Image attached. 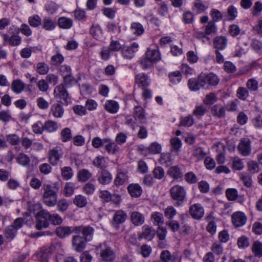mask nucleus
<instances>
[{
    "instance_id": "obj_1",
    "label": "nucleus",
    "mask_w": 262,
    "mask_h": 262,
    "mask_svg": "<svg viewBox=\"0 0 262 262\" xmlns=\"http://www.w3.org/2000/svg\"><path fill=\"white\" fill-rule=\"evenodd\" d=\"M43 193L42 195L43 203L48 207H53L57 202L58 188L49 184H44L42 186Z\"/></svg>"
},
{
    "instance_id": "obj_2",
    "label": "nucleus",
    "mask_w": 262,
    "mask_h": 262,
    "mask_svg": "<svg viewBox=\"0 0 262 262\" xmlns=\"http://www.w3.org/2000/svg\"><path fill=\"white\" fill-rule=\"evenodd\" d=\"M171 199L175 201L173 204L176 207H180L184 204L186 198V192L185 188L179 185L172 186L170 189Z\"/></svg>"
},
{
    "instance_id": "obj_3",
    "label": "nucleus",
    "mask_w": 262,
    "mask_h": 262,
    "mask_svg": "<svg viewBox=\"0 0 262 262\" xmlns=\"http://www.w3.org/2000/svg\"><path fill=\"white\" fill-rule=\"evenodd\" d=\"M51 214L50 213L45 210H40L36 214L37 223L36 224V228L37 230H41L42 228H45L49 225V221H50V217Z\"/></svg>"
},
{
    "instance_id": "obj_4",
    "label": "nucleus",
    "mask_w": 262,
    "mask_h": 262,
    "mask_svg": "<svg viewBox=\"0 0 262 262\" xmlns=\"http://www.w3.org/2000/svg\"><path fill=\"white\" fill-rule=\"evenodd\" d=\"M63 155L62 148L56 146L50 149L48 152V159L52 165H56Z\"/></svg>"
},
{
    "instance_id": "obj_5",
    "label": "nucleus",
    "mask_w": 262,
    "mask_h": 262,
    "mask_svg": "<svg viewBox=\"0 0 262 262\" xmlns=\"http://www.w3.org/2000/svg\"><path fill=\"white\" fill-rule=\"evenodd\" d=\"M94 231V229L89 225L75 226V233L79 234L81 233L82 235L81 237L88 242L92 240Z\"/></svg>"
},
{
    "instance_id": "obj_6",
    "label": "nucleus",
    "mask_w": 262,
    "mask_h": 262,
    "mask_svg": "<svg viewBox=\"0 0 262 262\" xmlns=\"http://www.w3.org/2000/svg\"><path fill=\"white\" fill-rule=\"evenodd\" d=\"M101 251L100 256L101 259L105 262H113L116 258L115 251L110 246L107 245H101Z\"/></svg>"
},
{
    "instance_id": "obj_7",
    "label": "nucleus",
    "mask_w": 262,
    "mask_h": 262,
    "mask_svg": "<svg viewBox=\"0 0 262 262\" xmlns=\"http://www.w3.org/2000/svg\"><path fill=\"white\" fill-rule=\"evenodd\" d=\"M189 213L192 219L199 221L204 215V208L201 204H193L190 205L189 208Z\"/></svg>"
},
{
    "instance_id": "obj_8",
    "label": "nucleus",
    "mask_w": 262,
    "mask_h": 262,
    "mask_svg": "<svg viewBox=\"0 0 262 262\" xmlns=\"http://www.w3.org/2000/svg\"><path fill=\"white\" fill-rule=\"evenodd\" d=\"M239 153L243 156L247 157L250 155L252 150L251 141L248 138H243L240 140L237 146Z\"/></svg>"
},
{
    "instance_id": "obj_9",
    "label": "nucleus",
    "mask_w": 262,
    "mask_h": 262,
    "mask_svg": "<svg viewBox=\"0 0 262 262\" xmlns=\"http://www.w3.org/2000/svg\"><path fill=\"white\" fill-rule=\"evenodd\" d=\"M54 95L55 98L58 100L59 102H62L63 101L65 103H68V94L63 84H60L55 88Z\"/></svg>"
},
{
    "instance_id": "obj_10",
    "label": "nucleus",
    "mask_w": 262,
    "mask_h": 262,
    "mask_svg": "<svg viewBox=\"0 0 262 262\" xmlns=\"http://www.w3.org/2000/svg\"><path fill=\"white\" fill-rule=\"evenodd\" d=\"M127 216L126 213L122 210L116 211L112 221V224L113 226L116 229H118L119 225L125 222L127 219Z\"/></svg>"
},
{
    "instance_id": "obj_11",
    "label": "nucleus",
    "mask_w": 262,
    "mask_h": 262,
    "mask_svg": "<svg viewBox=\"0 0 262 262\" xmlns=\"http://www.w3.org/2000/svg\"><path fill=\"white\" fill-rule=\"evenodd\" d=\"M233 224L237 227H242L247 222V216L244 213L237 211L233 213L231 216Z\"/></svg>"
},
{
    "instance_id": "obj_12",
    "label": "nucleus",
    "mask_w": 262,
    "mask_h": 262,
    "mask_svg": "<svg viewBox=\"0 0 262 262\" xmlns=\"http://www.w3.org/2000/svg\"><path fill=\"white\" fill-rule=\"evenodd\" d=\"M86 242L88 241L79 235L73 236L72 239V246L78 252H81L85 248Z\"/></svg>"
},
{
    "instance_id": "obj_13",
    "label": "nucleus",
    "mask_w": 262,
    "mask_h": 262,
    "mask_svg": "<svg viewBox=\"0 0 262 262\" xmlns=\"http://www.w3.org/2000/svg\"><path fill=\"white\" fill-rule=\"evenodd\" d=\"M139 45L136 42L133 43L130 46L123 47L121 49V53L124 58L130 59L134 56L135 53L138 50Z\"/></svg>"
},
{
    "instance_id": "obj_14",
    "label": "nucleus",
    "mask_w": 262,
    "mask_h": 262,
    "mask_svg": "<svg viewBox=\"0 0 262 262\" xmlns=\"http://www.w3.org/2000/svg\"><path fill=\"white\" fill-rule=\"evenodd\" d=\"M228 39L224 36H216L213 40V47L215 50H223L227 46Z\"/></svg>"
},
{
    "instance_id": "obj_15",
    "label": "nucleus",
    "mask_w": 262,
    "mask_h": 262,
    "mask_svg": "<svg viewBox=\"0 0 262 262\" xmlns=\"http://www.w3.org/2000/svg\"><path fill=\"white\" fill-rule=\"evenodd\" d=\"M130 220L132 224L135 226L142 225L145 222V216L141 213L134 211L130 214Z\"/></svg>"
},
{
    "instance_id": "obj_16",
    "label": "nucleus",
    "mask_w": 262,
    "mask_h": 262,
    "mask_svg": "<svg viewBox=\"0 0 262 262\" xmlns=\"http://www.w3.org/2000/svg\"><path fill=\"white\" fill-rule=\"evenodd\" d=\"M75 226H60L56 228L55 233L60 238H65L72 233H75Z\"/></svg>"
},
{
    "instance_id": "obj_17",
    "label": "nucleus",
    "mask_w": 262,
    "mask_h": 262,
    "mask_svg": "<svg viewBox=\"0 0 262 262\" xmlns=\"http://www.w3.org/2000/svg\"><path fill=\"white\" fill-rule=\"evenodd\" d=\"M135 82L142 89L147 88L150 83L148 76L144 73H139L135 76Z\"/></svg>"
},
{
    "instance_id": "obj_18",
    "label": "nucleus",
    "mask_w": 262,
    "mask_h": 262,
    "mask_svg": "<svg viewBox=\"0 0 262 262\" xmlns=\"http://www.w3.org/2000/svg\"><path fill=\"white\" fill-rule=\"evenodd\" d=\"M112 176L107 170H102L98 176V181L101 184L106 185L112 180Z\"/></svg>"
},
{
    "instance_id": "obj_19",
    "label": "nucleus",
    "mask_w": 262,
    "mask_h": 262,
    "mask_svg": "<svg viewBox=\"0 0 262 262\" xmlns=\"http://www.w3.org/2000/svg\"><path fill=\"white\" fill-rule=\"evenodd\" d=\"M64 108L59 103L53 104L50 109V113L56 118H60L64 114Z\"/></svg>"
},
{
    "instance_id": "obj_20",
    "label": "nucleus",
    "mask_w": 262,
    "mask_h": 262,
    "mask_svg": "<svg viewBox=\"0 0 262 262\" xmlns=\"http://www.w3.org/2000/svg\"><path fill=\"white\" fill-rule=\"evenodd\" d=\"M128 192L132 197L138 198L142 193V188L138 184H131L127 187Z\"/></svg>"
},
{
    "instance_id": "obj_21",
    "label": "nucleus",
    "mask_w": 262,
    "mask_h": 262,
    "mask_svg": "<svg viewBox=\"0 0 262 262\" xmlns=\"http://www.w3.org/2000/svg\"><path fill=\"white\" fill-rule=\"evenodd\" d=\"M151 219L155 225L158 226L159 229L163 227L164 224V217L162 213L154 212L151 215Z\"/></svg>"
},
{
    "instance_id": "obj_22",
    "label": "nucleus",
    "mask_w": 262,
    "mask_h": 262,
    "mask_svg": "<svg viewBox=\"0 0 262 262\" xmlns=\"http://www.w3.org/2000/svg\"><path fill=\"white\" fill-rule=\"evenodd\" d=\"M134 117L136 120H138L141 123H144L146 122L144 111L141 106H136L135 107Z\"/></svg>"
},
{
    "instance_id": "obj_23",
    "label": "nucleus",
    "mask_w": 262,
    "mask_h": 262,
    "mask_svg": "<svg viewBox=\"0 0 262 262\" xmlns=\"http://www.w3.org/2000/svg\"><path fill=\"white\" fill-rule=\"evenodd\" d=\"M167 174L175 180L180 179L183 176V172L178 166L170 167L167 171Z\"/></svg>"
},
{
    "instance_id": "obj_24",
    "label": "nucleus",
    "mask_w": 262,
    "mask_h": 262,
    "mask_svg": "<svg viewBox=\"0 0 262 262\" xmlns=\"http://www.w3.org/2000/svg\"><path fill=\"white\" fill-rule=\"evenodd\" d=\"M155 235V231L151 227H143V231L140 236V238H144L151 241Z\"/></svg>"
},
{
    "instance_id": "obj_25",
    "label": "nucleus",
    "mask_w": 262,
    "mask_h": 262,
    "mask_svg": "<svg viewBox=\"0 0 262 262\" xmlns=\"http://www.w3.org/2000/svg\"><path fill=\"white\" fill-rule=\"evenodd\" d=\"M43 130L48 133H53L58 129V124L57 122L49 120L43 124Z\"/></svg>"
},
{
    "instance_id": "obj_26",
    "label": "nucleus",
    "mask_w": 262,
    "mask_h": 262,
    "mask_svg": "<svg viewBox=\"0 0 262 262\" xmlns=\"http://www.w3.org/2000/svg\"><path fill=\"white\" fill-rule=\"evenodd\" d=\"M104 108L108 112L115 114L117 112L119 106L118 103L114 100H107L104 104Z\"/></svg>"
},
{
    "instance_id": "obj_27",
    "label": "nucleus",
    "mask_w": 262,
    "mask_h": 262,
    "mask_svg": "<svg viewBox=\"0 0 262 262\" xmlns=\"http://www.w3.org/2000/svg\"><path fill=\"white\" fill-rule=\"evenodd\" d=\"M130 32L136 36H140L144 32L143 26L139 23H133L130 28Z\"/></svg>"
},
{
    "instance_id": "obj_28",
    "label": "nucleus",
    "mask_w": 262,
    "mask_h": 262,
    "mask_svg": "<svg viewBox=\"0 0 262 262\" xmlns=\"http://www.w3.org/2000/svg\"><path fill=\"white\" fill-rule=\"evenodd\" d=\"M73 204L79 208H83L88 204L87 198L81 194L75 195L73 199Z\"/></svg>"
},
{
    "instance_id": "obj_29",
    "label": "nucleus",
    "mask_w": 262,
    "mask_h": 262,
    "mask_svg": "<svg viewBox=\"0 0 262 262\" xmlns=\"http://www.w3.org/2000/svg\"><path fill=\"white\" fill-rule=\"evenodd\" d=\"M58 26L60 28L68 29L72 27L73 20L72 19L66 17H61L58 19Z\"/></svg>"
},
{
    "instance_id": "obj_30",
    "label": "nucleus",
    "mask_w": 262,
    "mask_h": 262,
    "mask_svg": "<svg viewBox=\"0 0 262 262\" xmlns=\"http://www.w3.org/2000/svg\"><path fill=\"white\" fill-rule=\"evenodd\" d=\"M128 176L126 172H119L117 173L114 180V184L116 186L123 185L128 180Z\"/></svg>"
},
{
    "instance_id": "obj_31",
    "label": "nucleus",
    "mask_w": 262,
    "mask_h": 262,
    "mask_svg": "<svg viewBox=\"0 0 262 262\" xmlns=\"http://www.w3.org/2000/svg\"><path fill=\"white\" fill-rule=\"evenodd\" d=\"M12 90L15 93H20L25 89V84L20 80H15L11 85Z\"/></svg>"
},
{
    "instance_id": "obj_32",
    "label": "nucleus",
    "mask_w": 262,
    "mask_h": 262,
    "mask_svg": "<svg viewBox=\"0 0 262 262\" xmlns=\"http://www.w3.org/2000/svg\"><path fill=\"white\" fill-rule=\"evenodd\" d=\"M212 114L218 117H223L225 115V110L224 107L220 105H213L211 108Z\"/></svg>"
},
{
    "instance_id": "obj_33",
    "label": "nucleus",
    "mask_w": 262,
    "mask_h": 262,
    "mask_svg": "<svg viewBox=\"0 0 262 262\" xmlns=\"http://www.w3.org/2000/svg\"><path fill=\"white\" fill-rule=\"evenodd\" d=\"M145 56L154 62L160 59V54L159 52L155 49H148Z\"/></svg>"
},
{
    "instance_id": "obj_34",
    "label": "nucleus",
    "mask_w": 262,
    "mask_h": 262,
    "mask_svg": "<svg viewBox=\"0 0 262 262\" xmlns=\"http://www.w3.org/2000/svg\"><path fill=\"white\" fill-rule=\"evenodd\" d=\"M253 253L256 256L260 257L262 256V243L259 241H255L252 247Z\"/></svg>"
},
{
    "instance_id": "obj_35",
    "label": "nucleus",
    "mask_w": 262,
    "mask_h": 262,
    "mask_svg": "<svg viewBox=\"0 0 262 262\" xmlns=\"http://www.w3.org/2000/svg\"><path fill=\"white\" fill-rule=\"evenodd\" d=\"M92 174L87 169H83L79 170L78 172V178L79 181L84 182L88 180Z\"/></svg>"
},
{
    "instance_id": "obj_36",
    "label": "nucleus",
    "mask_w": 262,
    "mask_h": 262,
    "mask_svg": "<svg viewBox=\"0 0 262 262\" xmlns=\"http://www.w3.org/2000/svg\"><path fill=\"white\" fill-rule=\"evenodd\" d=\"M17 230L14 225H10L5 230V235L7 238L12 239L15 236Z\"/></svg>"
},
{
    "instance_id": "obj_37",
    "label": "nucleus",
    "mask_w": 262,
    "mask_h": 262,
    "mask_svg": "<svg viewBox=\"0 0 262 262\" xmlns=\"http://www.w3.org/2000/svg\"><path fill=\"white\" fill-rule=\"evenodd\" d=\"M61 138L63 142H66L70 141L72 138L71 130L68 128L66 127L61 131Z\"/></svg>"
},
{
    "instance_id": "obj_38",
    "label": "nucleus",
    "mask_w": 262,
    "mask_h": 262,
    "mask_svg": "<svg viewBox=\"0 0 262 262\" xmlns=\"http://www.w3.org/2000/svg\"><path fill=\"white\" fill-rule=\"evenodd\" d=\"M232 162V168L235 170H241L244 168V163L242 160L238 157L231 158Z\"/></svg>"
},
{
    "instance_id": "obj_39",
    "label": "nucleus",
    "mask_w": 262,
    "mask_h": 262,
    "mask_svg": "<svg viewBox=\"0 0 262 262\" xmlns=\"http://www.w3.org/2000/svg\"><path fill=\"white\" fill-rule=\"evenodd\" d=\"M207 153L201 147H195L192 153V156L198 161L204 159Z\"/></svg>"
},
{
    "instance_id": "obj_40",
    "label": "nucleus",
    "mask_w": 262,
    "mask_h": 262,
    "mask_svg": "<svg viewBox=\"0 0 262 262\" xmlns=\"http://www.w3.org/2000/svg\"><path fill=\"white\" fill-rule=\"evenodd\" d=\"M177 213V210L172 206H168L164 210L165 216L166 217L169 219V221L172 220Z\"/></svg>"
},
{
    "instance_id": "obj_41",
    "label": "nucleus",
    "mask_w": 262,
    "mask_h": 262,
    "mask_svg": "<svg viewBox=\"0 0 262 262\" xmlns=\"http://www.w3.org/2000/svg\"><path fill=\"white\" fill-rule=\"evenodd\" d=\"M226 195L229 201H235L238 198V192L235 188H228L226 191Z\"/></svg>"
},
{
    "instance_id": "obj_42",
    "label": "nucleus",
    "mask_w": 262,
    "mask_h": 262,
    "mask_svg": "<svg viewBox=\"0 0 262 262\" xmlns=\"http://www.w3.org/2000/svg\"><path fill=\"white\" fill-rule=\"evenodd\" d=\"M205 32L207 36L216 33V26L213 21H210L208 23L207 25L205 26Z\"/></svg>"
},
{
    "instance_id": "obj_43",
    "label": "nucleus",
    "mask_w": 262,
    "mask_h": 262,
    "mask_svg": "<svg viewBox=\"0 0 262 262\" xmlns=\"http://www.w3.org/2000/svg\"><path fill=\"white\" fill-rule=\"evenodd\" d=\"M61 172L62 178L66 180L70 179L73 176V171L70 167H63L61 168Z\"/></svg>"
},
{
    "instance_id": "obj_44",
    "label": "nucleus",
    "mask_w": 262,
    "mask_h": 262,
    "mask_svg": "<svg viewBox=\"0 0 262 262\" xmlns=\"http://www.w3.org/2000/svg\"><path fill=\"white\" fill-rule=\"evenodd\" d=\"M36 71L40 75H45L46 74L49 70V67L45 62H39L36 64Z\"/></svg>"
},
{
    "instance_id": "obj_45",
    "label": "nucleus",
    "mask_w": 262,
    "mask_h": 262,
    "mask_svg": "<svg viewBox=\"0 0 262 262\" xmlns=\"http://www.w3.org/2000/svg\"><path fill=\"white\" fill-rule=\"evenodd\" d=\"M90 33L94 38L98 39L102 34V30L99 25H93L90 29Z\"/></svg>"
},
{
    "instance_id": "obj_46",
    "label": "nucleus",
    "mask_w": 262,
    "mask_h": 262,
    "mask_svg": "<svg viewBox=\"0 0 262 262\" xmlns=\"http://www.w3.org/2000/svg\"><path fill=\"white\" fill-rule=\"evenodd\" d=\"M206 79L209 85H217L219 82V79L216 75L213 73H209L207 75H205Z\"/></svg>"
},
{
    "instance_id": "obj_47",
    "label": "nucleus",
    "mask_w": 262,
    "mask_h": 262,
    "mask_svg": "<svg viewBox=\"0 0 262 262\" xmlns=\"http://www.w3.org/2000/svg\"><path fill=\"white\" fill-rule=\"evenodd\" d=\"M17 162L23 166H27L29 164L30 159L27 155L21 153L18 155Z\"/></svg>"
},
{
    "instance_id": "obj_48",
    "label": "nucleus",
    "mask_w": 262,
    "mask_h": 262,
    "mask_svg": "<svg viewBox=\"0 0 262 262\" xmlns=\"http://www.w3.org/2000/svg\"><path fill=\"white\" fill-rule=\"evenodd\" d=\"M108 141V139H100L99 137H95L92 141L93 146L96 148H100L103 144H105Z\"/></svg>"
},
{
    "instance_id": "obj_49",
    "label": "nucleus",
    "mask_w": 262,
    "mask_h": 262,
    "mask_svg": "<svg viewBox=\"0 0 262 262\" xmlns=\"http://www.w3.org/2000/svg\"><path fill=\"white\" fill-rule=\"evenodd\" d=\"M42 27L46 30H52L55 28V23L51 19L45 18L43 20Z\"/></svg>"
},
{
    "instance_id": "obj_50",
    "label": "nucleus",
    "mask_w": 262,
    "mask_h": 262,
    "mask_svg": "<svg viewBox=\"0 0 262 262\" xmlns=\"http://www.w3.org/2000/svg\"><path fill=\"white\" fill-rule=\"evenodd\" d=\"M194 120L192 116L189 115L182 117L180 121V125L182 126L190 127L193 125Z\"/></svg>"
},
{
    "instance_id": "obj_51",
    "label": "nucleus",
    "mask_w": 262,
    "mask_h": 262,
    "mask_svg": "<svg viewBox=\"0 0 262 262\" xmlns=\"http://www.w3.org/2000/svg\"><path fill=\"white\" fill-rule=\"evenodd\" d=\"M172 159L169 153H163L161 155L160 162L162 164L168 166L171 164Z\"/></svg>"
},
{
    "instance_id": "obj_52",
    "label": "nucleus",
    "mask_w": 262,
    "mask_h": 262,
    "mask_svg": "<svg viewBox=\"0 0 262 262\" xmlns=\"http://www.w3.org/2000/svg\"><path fill=\"white\" fill-rule=\"evenodd\" d=\"M169 76L170 81L173 83L180 82L182 79V75L178 71L170 73Z\"/></svg>"
},
{
    "instance_id": "obj_53",
    "label": "nucleus",
    "mask_w": 262,
    "mask_h": 262,
    "mask_svg": "<svg viewBox=\"0 0 262 262\" xmlns=\"http://www.w3.org/2000/svg\"><path fill=\"white\" fill-rule=\"evenodd\" d=\"M74 16L76 19L78 20H84L86 16L85 11L80 9H77L74 12Z\"/></svg>"
},
{
    "instance_id": "obj_54",
    "label": "nucleus",
    "mask_w": 262,
    "mask_h": 262,
    "mask_svg": "<svg viewBox=\"0 0 262 262\" xmlns=\"http://www.w3.org/2000/svg\"><path fill=\"white\" fill-rule=\"evenodd\" d=\"M140 63L142 68L144 70H146L151 68L153 65L154 62L145 56V57H143L140 60Z\"/></svg>"
},
{
    "instance_id": "obj_55",
    "label": "nucleus",
    "mask_w": 262,
    "mask_h": 262,
    "mask_svg": "<svg viewBox=\"0 0 262 262\" xmlns=\"http://www.w3.org/2000/svg\"><path fill=\"white\" fill-rule=\"evenodd\" d=\"M188 86L191 91H197L199 90L201 87L199 78L196 79H190L188 83Z\"/></svg>"
},
{
    "instance_id": "obj_56",
    "label": "nucleus",
    "mask_w": 262,
    "mask_h": 262,
    "mask_svg": "<svg viewBox=\"0 0 262 262\" xmlns=\"http://www.w3.org/2000/svg\"><path fill=\"white\" fill-rule=\"evenodd\" d=\"M21 42V38L18 34H13L10 36L9 45L11 46H19Z\"/></svg>"
},
{
    "instance_id": "obj_57",
    "label": "nucleus",
    "mask_w": 262,
    "mask_h": 262,
    "mask_svg": "<svg viewBox=\"0 0 262 262\" xmlns=\"http://www.w3.org/2000/svg\"><path fill=\"white\" fill-rule=\"evenodd\" d=\"M193 4L194 9L199 13L204 12L207 9V7L204 5L201 0H195Z\"/></svg>"
},
{
    "instance_id": "obj_58",
    "label": "nucleus",
    "mask_w": 262,
    "mask_h": 262,
    "mask_svg": "<svg viewBox=\"0 0 262 262\" xmlns=\"http://www.w3.org/2000/svg\"><path fill=\"white\" fill-rule=\"evenodd\" d=\"M253 49L259 54L262 53V42L257 39H253L251 42Z\"/></svg>"
},
{
    "instance_id": "obj_59",
    "label": "nucleus",
    "mask_w": 262,
    "mask_h": 262,
    "mask_svg": "<svg viewBox=\"0 0 262 262\" xmlns=\"http://www.w3.org/2000/svg\"><path fill=\"white\" fill-rule=\"evenodd\" d=\"M29 24L33 27H36L41 24V18L38 15L31 16L28 19Z\"/></svg>"
},
{
    "instance_id": "obj_60",
    "label": "nucleus",
    "mask_w": 262,
    "mask_h": 262,
    "mask_svg": "<svg viewBox=\"0 0 262 262\" xmlns=\"http://www.w3.org/2000/svg\"><path fill=\"white\" fill-rule=\"evenodd\" d=\"M153 174L155 178L159 180L162 179L164 178L165 172L163 168L160 166H158L155 168L153 170Z\"/></svg>"
},
{
    "instance_id": "obj_61",
    "label": "nucleus",
    "mask_w": 262,
    "mask_h": 262,
    "mask_svg": "<svg viewBox=\"0 0 262 262\" xmlns=\"http://www.w3.org/2000/svg\"><path fill=\"white\" fill-rule=\"evenodd\" d=\"M74 191V184L71 182L67 183L64 188V193L66 196H71Z\"/></svg>"
},
{
    "instance_id": "obj_62",
    "label": "nucleus",
    "mask_w": 262,
    "mask_h": 262,
    "mask_svg": "<svg viewBox=\"0 0 262 262\" xmlns=\"http://www.w3.org/2000/svg\"><path fill=\"white\" fill-rule=\"evenodd\" d=\"M36 103L38 107L41 110H46L49 106V102L43 97H38L36 99Z\"/></svg>"
},
{
    "instance_id": "obj_63",
    "label": "nucleus",
    "mask_w": 262,
    "mask_h": 262,
    "mask_svg": "<svg viewBox=\"0 0 262 262\" xmlns=\"http://www.w3.org/2000/svg\"><path fill=\"white\" fill-rule=\"evenodd\" d=\"M95 190V186L93 184L87 183L83 187V191L88 195L92 194Z\"/></svg>"
},
{
    "instance_id": "obj_64",
    "label": "nucleus",
    "mask_w": 262,
    "mask_h": 262,
    "mask_svg": "<svg viewBox=\"0 0 262 262\" xmlns=\"http://www.w3.org/2000/svg\"><path fill=\"white\" fill-rule=\"evenodd\" d=\"M160 259L165 262H170L174 259L173 256L168 250H163L161 252Z\"/></svg>"
}]
</instances>
